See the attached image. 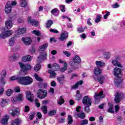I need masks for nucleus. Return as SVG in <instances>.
<instances>
[{
    "label": "nucleus",
    "mask_w": 125,
    "mask_h": 125,
    "mask_svg": "<svg viewBox=\"0 0 125 125\" xmlns=\"http://www.w3.org/2000/svg\"><path fill=\"white\" fill-rule=\"evenodd\" d=\"M48 47V44L46 43L43 44L42 46L39 47V50L41 53L42 54H41L37 58L39 62L44 61V60L46 59V53L44 52V50L46 49Z\"/></svg>",
    "instance_id": "obj_1"
},
{
    "label": "nucleus",
    "mask_w": 125,
    "mask_h": 125,
    "mask_svg": "<svg viewBox=\"0 0 125 125\" xmlns=\"http://www.w3.org/2000/svg\"><path fill=\"white\" fill-rule=\"evenodd\" d=\"M37 96L39 99H43L47 96V91L40 89L38 90Z\"/></svg>",
    "instance_id": "obj_2"
},
{
    "label": "nucleus",
    "mask_w": 125,
    "mask_h": 125,
    "mask_svg": "<svg viewBox=\"0 0 125 125\" xmlns=\"http://www.w3.org/2000/svg\"><path fill=\"white\" fill-rule=\"evenodd\" d=\"M19 64L21 72H27V71H29V70H31V69H32V66L29 63L24 64V63L20 62L19 63Z\"/></svg>",
    "instance_id": "obj_3"
},
{
    "label": "nucleus",
    "mask_w": 125,
    "mask_h": 125,
    "mask_svg": "<svg viewBox=\"0 0 125 125\" xmlns=\"http://www.w3.org/2000/svg\"><path fill=\"white\" fill-rule=\"evenodd\" d=\"M13 34V31L12 30H7L4 31L0 34V39H6L8 37H10L11 35Z\"/></svg>",
    "instance_id": "obj_4"
},
{
    "label": "nucleus",
    "mask_w": 125,
    "mask_h": 125,
    "mask_svg": "<svg viewBox=\"0 0 125 125\" xmlns=\"http://www.w3.org/2000/svg\"><path fill=\"white\" fill-rule=\"evenodd\" d=\"M8 113L11 115L12 117L15 116H18L19 115V108L17 107H12L9 110Z\"/></svg>",
    "instance_id": "obj_5"
},
{
    "label": "nucleus",
    "mask_w": 125,
    "mask_h": 125,
    "mask_svg": "<svg viewBox=\"0 0 125 125\" xmlns=\"http://www.w3.org/2000/svg\"><path fill=\"white\" fill-rule=\"evenodd\" d=\"M92 102L91 99L87 96H84L82 100V103L84 106H91Z\"/></svg>",
    "instance_id": "obj_6"
},
{
    "label": "nucleus",
    "mask_w": 125,
    "mask_h": 125,
    "mask_svg": "<svg viewBox=\"0 0 125 125\" xmlns=\"http://www.w3.org/2000/svg\"><path fill=\"white\" fill-rule=\"evenodd\" d=\"M123 71H122L121 69H120L118 67H116L114 69V75L115 77L117 78H121L123 76Z\"/></svg>",
    "instance_id": "obj_7"
},
{
    "label": "nucleus",
    "mask_w": 125,
    "mask_h": 125,
    "mask_svg": "<svg viewBox=\"0 0 125 125\" xmlns=\"http://www.w3.org/2000/svg\"><path fill=\"white\" fill-rule=\"evenodd\" d=\"M11 4L10 3V1H8L5 5V12L8 14L11 13Z\"/></svg>",
    "instance_id": "obj_8"
},
{
    "label": "nucleus",
    "mask_w": 125,
    "mask_h": 125,
    "mask_svg": "<svg viewBox=\"0 0 125 125\" xmlns=\"http://www.w3.org/2000/svg\"><path fill=\"white\" fill-rule=\"evenodd\" d=\"M123 97V95L121 93H116L115 97V102L118 104L121 102L122 98Z\"/></svg>",
    "instance_id": "obj_9"
},
{
    "label": "nucleus",
    "mask_w": 125,
    "mask_h": 125,
    "mask_svg": "<svg viewBox=\"0 0 125 125\" xmlns=\"http://www.w3.org/2000/svg\"><path fill=\"white\" fill-rule=\"evenodd\" d=\"M5 25L6 28L10 30V29H11L13 27V21L11 20H8L5 21Z\"/></svg>",
    "instance_id": "obj_10"
},
{
    "label": "nucleus",
    "mask_w": 125,
    "mask_h": 125,
    "mask_svg": "<svg viewBox=\"0 0 125 125\" xmlns=\"http://www.w3.org/2000/svg\"><path fill=\"white\" fill-rule=\"evenodd\" d=\"M21 41L23 42V43L25 44V45H30V44H31V42H32L31 38L28 37L25 38H22Z\"/></svg>",
    "instance_id": "obj_11"
},
{
    "label": "nucleus",
    "mask_w": 125,
    "mask_h": 125,
    "mask_svg": "<svg viewBox=\"0 0 125 125\" xmlns=\"http://www.w3.org/2000/svg\"><path fill=\"white\" fill-rule=\"evenodd\" d=\"M26 31H27L26 28H21L20 27H19L15 32V33L17 34V35H22V34H25Z\"/></svg>",
    "instance_id": "obj_12"
},
{
    "label": "nucleus",
    "mask_w": 125,
    "mask_h": 125,
    "mask_svg": "<svg viewBox=\"0 0 125 125\" xmlns=\"http://www.w3.org/2000/svg\"><path fill=\"white\" fill-rule=\"evenodd\" d=\"M26 98L27 100L30 101L31 102H33L34 101V95L32 94V93L30 91H28L26 93Z\"/></svg>",
    "instance_id": "obj_13"
},
{
    "label": "nucleus",
    "mask_w": 125,
    "mask_h": 125,
    "mask_svg": "<svg viewBox=\"0 0 125 125\" xmlns=\"http://www.w3.org/2000/svg\"><path fill=\"white\" fill-rule=\"evenodd\" d=\"M31 83H33V79L29 76L25 77L24 85H29Z\"/></svg>",
    "instance_id": "obj_14"
},
{
    "label": "nucleus",
    "mask_w": 125,
    "mask_h": 125,
    "mask_svg": "<svg viewBox=\"0 0 125 125\" xmlns=\"http://www.w3.org/2000/svg\"><path fill=\"white\" fill-rule=\"evenodd\" d=\"M28 22L32 25V26H39V21L35 20H32V18L29 17L28 19Z\"/></svg>",
    "instance_id": "obj_15"
},
{
    "label": "nucleus",
    "mask_w": 125,
    "mask_h": 125,
    "mask_svg": "<svg viewBox=\"0 0 125 125\" xmlns=\"http://www.w3.org/2000/svg\"><path fill=\"white\" fill-rule=\"evenodd\" d=\"M67 38H68V32L66 31H63L62 32L61 35L60 41H62V42H63V41H65V40H66Z\"/></svg>",
    "instance_id": "obj_16"
},
{
    "label": "nucleus",
    "mask_w": 125,
    "mask_h": 125,
    "mask_svg": "<svg viewBox=\"0 0 125 125\" xmlns=\"http://www.w3.org/2000/svg\"><path fill=\"white\" fill-rule=\"evenodd\" d=\"M97 80L100 84H103V83H105V81H106V78H105V76L103 75H101L97 78Z\"/></svg>",
    "instance_id": "obj_17"
},
{
    "label": "nucleus",
    "mask_w": 125,
    "mask_h": 125,
    "mask_svg": "<svg viewBox=\"0 0 125 125\" xmlns=\"http://www.w3.org/2000/svg\"><path fill=\"white\" fill-rule=\"evenodd\" d=\"M9 117L7 115H5L2 119H0V122L2 124V125H6L7 122H8V119Z\"/></svg>",
    "instance_id": "obj_18"
},
{
    "label": "nucleus",
    "mask_w": 125,
    "mask_h": 125,
    "mask_svg": "<svg viewBox=\"0 0 125 125\" xmlns=\"http://www.w3.org/2000/svg\"><path fill=\"white\" fill-rule=\"evenodd\" d=\"M25 77H19L18 78V83L22 85H25Z\"/></svg>",
    "instance_id": "obj_19"
},
{
    "label": "nucleus",
    "mask_w": 125,
    "mask_h": 125,
    "mask_svg": "<svg viewBox=\"0 0 125 125\" xmlns=\"http://www.w3.org/2000/svg\"><path fill=\"white\" fill-rule=\"evenodd\" d=\"M95 99L98 100L100 98H103L104 97V94H103V91H101L99 93H95Z\"/></svg>",
    "instance_id": "obj_20"
},
{
    "label": "nucleus",
    "mask_w": 125,
    "mask_h": 125,
    "mask_svg": "<svg viewBox=\"0 0 125 125\" xmlns=\"http://www.w3.org/2000/svg\"><path fill=\"white\" fill-rule=\"evenodd\" d=\"M100 74H102V70L99 67H95L94 69V74L95 76H99Z\"/></svg>",
    "instance_id": "obj_21"
},
{
    "label": "nucleus",
    "mask_w": 125,
    "mask_h": 125,
    "mask_svg": "<svg viewBox=\"0 0 125 125\" xmlns=\"http://www.w3.org/2000/svg\"><path fill=\"white\" fill-rule=\"evenodd\" d=\"M22 123V120L21 119L18 118L13 120L12 122V125H19L20 124Z\"/></svg>",
    "instance_id": "obj_22"
},
{
    "label": "nucleus",
    "mask_w": 125,
    "mask_h": 125,
    "mask_svg": "<svg viewBox=\"0 0 125 125\" xmlns=\"http://www.w3.org/2000/svg\"><path fill=\"white\" fill-rule=\"evenodd\" d=\"M83 83V80L80 81L79 82H77L74 85L72 86L71 88L72 89L78 88L79 85H82Z\"/></svg>",
    "instance_id": "obj_23"
},
{
    "label": "nucleus",
    "mask_w": 125,
    "mask_h": 125,
    "mask_svg": "<svg viewBox=\"0 0 125 125\" xmlns=\"http://www.w3.org/2000/svg\"><path fill=\"white\" fill-rule=\"evenodd\" d=\"M32 60V57L30 55L25 56L22 57V61L26 62V61H31Z\"/></svg>",
    "instance_id": "obj_24"
},
{
    "label": "nucleus",
    "mask_w": 125,
    "mask_h": 125,
    "mask_svg": "<svg viewBox=\"0 0 125 125\" xmlns=\"http://www.w3.org/2000/svg\"><path fill=\"white\" fill-rule=\"evenodd\" d=\"M108 107L109 108L107 110V112L108 113H111V114H113V113H114L115 111H114V108H113V104L111 103H108Z\"/></svg>",
    "instance_id": "obj_25"
},
{
    "label": "nucleus",
    "mask_w": 125,
    "mask_h": 125,
    "mask_svg": "<svg viewBox=\"0 0 125 125\" xmlns=\"http://www.w3.org/2000/svg\"><path fill=\"white\" fill-rule=\"evenodd\" d=\"M95 64L97 67H99V68H101L103 66L105 65V63L104 62L99 61H96Z\"/></svg>",
    "instance_id": "obj_26"
},
{
    "label": "nucleus",
    "mask_w": 125,
    "mask_h": 125,
    "mask_svg": "<svg viewBox=\"0 0 125 125\" xmlns=\"http://www.w3.org/2000/svg\"><path fill=\"white\" fill-rule=\"evenodd\" d=\"M112 63L113 65H114V66H117L119 68H122V64H121V63H120V62H118L117 60H114L112 61Z\"/></svg>",
    "instance_id": "obj_27"
},
{
    "label": "nucleus",
    "mask_w": 125,
    "mask_h": 125,
    "mask_svg": "<svg viewBox=\"0 0 125 125\" xmlns=\"http://www.w3.org/2000/svg\"><path fill=\"white\" fill-rule=\"evenodd\" d=\"M51 12L54 16H58L59 15V11L57 8L53 9Z\"/></svg>",
    "instance_id": "obj_28"
},
{
    "label": "nucleus",
    "mask_w": 125,
    "mask_h": 125,
    "mask_svg": "<svg viewBox=\"0 0 125 125\" xmlns=\"http://www.w3.org/2000/svg\"><path fill=\"white\" fill-rule=\"evenodd\" d=\"M73 61L74 63H77L78 64H80V63L82 62V60L79 56H75L74 59H73Z\"/></svg>",
    "instance_id": "obj_29"
},
{
    "label": "nucleus",
    "mask_w": 125,
    "mask_h": 125,
    "mask_svg": "<svg viewBox=\"0 0 125 125\" xmlns=\"http://www.w3.org/2000/svg\"><path fill=\"white\" fill-rule=\"evenodd\" d=\"M8 102V100L5 99H2V101L0 103V106L3 108L5 106H6V105H7V103Z\"/></svg>",
    "instance_id": "obj_30"
},
{
    "label": "nucleus",
    "mask_w": 125,
    "mask_h": 125,
    "mask_svg": "<svg viewBox=\"0 0 125 125\" xmlns=\"http://www.w3.org/2000/svg\"><path fill=\"white\" fill-rule=\"evenodd\" d=\"M16 37H13L10 38L9 40V44L10 46H13L14 45V43L15 42Z\"/></svg>",
    "instance_id": "obj_31"
},
{
    "label": "nucleus",
    "mask_w": 125,
    "mask_h": 125,
    "mask_svg": "<svg viewBox=\"0 0 125 125\" xmlns=\"http://www.w3.org/2000/svg\"><path fill=\"white\" fill-rule=\"evenodd\" d=\"M59 105H62L65 103V101L64 100V98L62 96H60L59 98L58 102Z\"/></svg>",
    "instance_id": "obj_32"
},
{
    "label": "nucleus",
    "mask_w": 125,
    "mask_h": 125,
    "mask_svg": "<svg viewBox=\"0 0 125 125\" xmlns=\"http://www.w3.org/2000/svg\"><path fill=\"white\" fill-rule=\"evenodd\" d=\"M122 83H123V80L121 78H118L115 80V83L117 86H119L120 84H122Z\"/></svg>",
    "instance_id": "obj_33"
},
{
    "label": "nucleus",
    "mask_w": 125,
    "mask_h": 125,
    "mask_svg": "<svg viewBox=\"0 0 125 125\" xmlns=\"http://www.w3.org/2000/svg\"><path fill=\"white\" fill-rule=\"evenodd\" d=\"M64 78H65V77L64 76V75H62V76L61 77H58L57 80L59 82V83L61 84H62L64 83Z\"/></svg>",
    "instance_id": "obj_34"
},
{
    "label": "nucleus",
    "mask_w": 125,
    "mask_h": 125,
    "mask_svg": "<svg viewBox=\"0 0 125 125\" xmlns=\"http://www.w3.org/2000/svg\"><path fill=\"white\" fill-rule=\"evenodd\" d=\"M77 100H81L82 99V94L80 93V91L77 90L76 92V97Z\"/></svg>",
    "instance_id": "obj_35"
},
{
    "label": "nucleus",
    "mask_w": 125,
    "mask_h": 125,
    "mask_svg": "<svg viewBox=\"0 0 125 125\" xmlns=\"http://www.w3.org/2000/svg\"><path fill=\"white\" fill-rule=\"evenodd\" d=\"M49 74H50V78H55L56 74H55V72L49 69Z\"/></svg>",
    "instance_id": "obj_36"
},
{
    "label": "nucleus",
    "mask_w": 125,
    "mask_h": 125,
    "mask_svg": "<svg viewBox=\"0 0 125 125\" xmlns=\"http://www.w3.org/2000/svg\"><path fill=\"white\" fill-rule=\"evenodd\" d=\"M52 68L55 71H58V70L60 69V66H59V65H58L57 63H54L52 66Z\"/></svg>",
    "instance_id": "obj_37"
},
{
    "label": "nucleus",
    "mask_w": 125,
    "mask_h": 125,
    "mask_svg": "<svg viewBox=\"0 0 125 125\" xmlns=\"http://www.w3.org/2000/svg\"><path fill=\"white\" fill-rule=\"evenodd\" d=\"M68 67V63L66 62H64V67L61 69V72H65L67 70Z\"/></svg>",
    "instance_id": "obj_38"
},
{
    "label": "nucleus",
    "mask_w": 125,
    "mask_h": 125,
    "mask_svg": "<svg viewBox=\"0 0 125 125\" xmlns=\"http://www.w3.org/2000/svg\"><path fill=\"white\" fill-rule=\"evenodd\" d=\"M41 68H42V65H41V64L38 63L35 66L34 70L36 72H38V71H40V70H41Z\"/></svg>",
    "instance_id": "obj_39"
},
{
    "label": "nucleus",
    "mask_w": 125,
    "mask_h": 125,
    "mask_svg": "<svg viewBox=\"0 0 125 125\" xmlns=\"http://www.w3.org/2000/svg\"><path fill=\"white\" fill-rule=\"evenodd\" d=\"M16 97L17 100H18V101H22V100L23 99V94H19Z\"/></svg>",
    "instance_id": "obj_40"
},
{
    "label": "nucleus",
    "mask_w": 125,
    "mask_h": 125,
    "mask_svg": "<svg viewBox=\"0 0 125 125\" xmlns=\"http://www.w3.org/2000/svg\"><path fill=\"white\" fill-rule=\"evenodd\" d=\"M78 117L81 119H83L85 118V114L84 112L82 111L80 113L78 114Z\"/></svg>",
    "instance_id": "obj_41"
},
{
    "label": "nucleus",
    "mask_w": 125,
    "mask_h": 125,
    "mask_svg": "<svg viewBox=\"0 0 125 125\" xmlns=\"http://www.w3.org/2000/svg\"><path fill=\"white\" fill-rule=\"evenodd\" d=\"M101 18H102V17L100 15H97L96 20H95V22L96 23H99V22H100V21H101Z\"/></svg>",
    "instance_id": "obj_42"
},
{
    "label": "nucleus",
    "mask_w": 125,
    "mask_h": 125,
    "mask_svg": "<svg viewBox=\"0 0 125 125\" xmlns=\"http://www.w3.org/2000/svg\"><path fill=\"white\" fill-rule=\"evenodd\" d=\"M0 77L1 78H5L6 77V70H3L0 73Z\"/></svg>",
    "instance_id": "obj_43"
},
{
    "label": "nucleus",
    "mask_w": 125,
    "mask_h": 125,
    "mask_svg": "<svg viewBox=\"0 0 125 125\" xmlns=\"http://www.w3.org/2000/svg\"><path fill=\"white\" fill-rule=\"evenodd\" d=\"M52 24H53V22H52V21H51V20H49V21H48L47 22L46 24V28L50 27Z\"/></svg>",
    "instance_id": "obj_44"
},
{
    "label": "nucleus",
    "mask_w": 125,
    "mask_h": 125,
    "mask_svg": "<svg viewBox=\"0 0 125 125\" xmlns=\"http://www.w3.org/2000/svg\"><path fill=\"white\" fill-rule=\"evenodd\" d=\"M27 5V2L25 1V0H23L21 1V2L20 3V6L21 7H26Z\"/></svg>",
    "instance_id": "obj_45"
},
{
    "label": "nucleus",
    "mask_w": 125,
    "mask_h": 125,
    "mask_svg": "<svg viewBox=\"0 0 125 125\" xmlns=\"http://www.w3.org/2000/svg\"><path fill=\"white\" fill-rule=\"evenodd\" d=\"M88 124V120L87 119L83 120L80 124V125H85Z\"/></svg>",
    "instance_id": "obj_46"
},
{
    "label": "nucleus",
    "mask_w": 125,
    "mask_h": 125,
    "mask_svg": "<svg viewBox=\"0 0 125 125\" xmlns=\"http://www.w3.org/2000/svg\"><path fill=\"white\" fill-rule=\"evenodd\" d=\"M34 77L37 81H39V82H42V79L41 77H40L37 73L34 74Z\"/></svg>",
    "instance_id": "obj_47"
},
{
    "label": "nucleus",
    "mask_w": 125,
    "mask_h": 125,
    "mask_svg": "<svg viewBox=\"0 0 125 125\" xmlns=\"http://www.w3.org/2000/svg\"><path fill=\"white\" fill-rule=\"evenodd\" d=\"M13 92V91L12 90L8 89L6 92V95L7 96H10V95H11V94H12Z\"/></svg>",
    "instance_id": "obj_48"
},
{
    "label": "nucleus",
    "mask_w": 125,
    "mask_h": 125,
    "mask_svg": "<svg viewBox=\"0 0 125 125\" xmlns=\"http://www.w3.org/2000/svg\"><path fill=\"white\" fill-rule=\"evenodd\" d=\"M84 106L85 107L84 109L85 112H86V113H89V112H90V109L89 108V107H90V106H88V105H84Z\"/></svg>",
    "instance_id": "obj_49"
},
{
    "label": "nucleus",
    "mask_w": 125,
    "mask_h": 125,
    "mask_svg": "<svg viewBox=\"0 0 125 125\" xmlns=\"http://www.w3.org/2000/svg\"><path fill=\"white\" fill-rule=\"evenodd\" d=\"M32 32L33 34H35L36 36H41V32H40V31L39 30H34L33 31H32Z\"/></svg>",
    "instance_id": "obj_50"
},
{
    "label": "nucleus",
    "mask_w": 125,
    "mask_h": 125,
    "mask_svg": "<svg viewBox=\"0 0 125 125\" xmlns=\"http://www.w3.org/2000/svg\"><path fill=\"white\" fill-rule=\"evenodd\" d=\"M42 110L44 114H46V113H47V107L46 106H42Z\"/></svg>",
    "instance_id": "obj_51"
},
{
    "label": "nucleus",
    "mask_w": 125,
    "mask_h": 125,
    "mask_svg": "<svg viewBox=\"0 0 125 125\" xmlns=\"http://www.w3.org/2000/svg\"><path fill=\"white\" fill-rule=\"evenodd\" d=\"M73 123V118L71 115H68V124L71 125Z\"/></svg>",
    "instance_id": "obj_52"
},
{
    "label": "nucleus",
    "mask_w": 125,
    "mask_h": 125,
    "mask_svg": "<svg viewBox=\"0 0 125 125\" xmlns=\"http://www.w3.org/2000/svg\"><path fill=\"white\" fill-rule=\"evenodd\" d=\"M111 7L113 8H118V7H120V5H119V4H118V2H116L114 4H112L111 5Z\"/></svg>",
    "instance_id": "obj_53"
},
{
    "label": "nucleus",
    "mask_w": 125,
    "mask_h": 125,
    "mask_svg": "<svg viewBox=\"0 0 125 125\" xmlns=\"http://www.w3.org/2000/svg\"><path fill=\"white\" fill-rule=\"evenodd\" d=\"M18 78L19 77H17L16 76H14L10 78V81H15V80H17V82H18Z\"/></svg>",
    "instance_id": "obj_54"
},
{
    "label": "nucleus",
    "mask_w": 125,
    "mask_h": 125,
    "mask_svg": "<svg viewBox=\"0 0 125 125\" xmlns=\"http://www.w3.org/2000/svg\"><path fill=\"white\" fill-rule=\"evenodd\" d=\"M77 31L79 32V33H83V32L84 31V30H83V28L82 26L79 27L77 29Z\"/></svg>",
    "instance_id": "obj_55"
},
{
    "label": "nucleus",
    "mask_w": 125,
    "mask_h": 125,
    "mask_svg": "<svg viewBox=\"0 0 125 125\" xmlns=\"http://www.w3.org/2000/svg\"><path fill=\"white\" fill-rule=\"evenodd\" d=\"M55 114H56V110H51L49 112V115H50V116H53Z\"/></svg>",
    "instance_id": "obj_56"
},
{
    "label": "nucleus",
    "mask_w": 125,
    "mask_h": 125,
    "mask_svg": "<svg viewBox=\"0 0 125 125\" xmlns=\"http://www.w3.org/2000/svg\"><path fill=\"white\" fill-rule=\"evenodd\" d=\"M104 57L105 58H106V59H108V58H110V52H107L104 53Z\"/></svg>",
    "instance_id": "obj_57"
},
{
    "label": "nucleus",
    "mask_w": 125,
    "mask_h": 125,
    "mask_svg": "<svg viewBox=\"0 0 125 125\" xmlns=\"http://www.w3.org/2000/svg\"><path fill=\"white\" fill-rule=\"evenodd\" d=\"M0 82V83H1V84H3V85H4V84H5V81L4 80V78L1 77Z\"/></svg>",
    "instance_id": "obj_58"
},
{
    "label": "nucleus",
    "mask_w": 125,
    "mask_h": 125,
    "mask_svg": "<svg viewBox=\"0 0 125 125\" xmlns=\"http://www.w3.org/2000/svg\"><path fill=\"white\" fill-rule=\"evenodd\" d=\"M50 32L51 33H55V34H58L59 32L56 29H50Z\"/></svg>",
    "instance_id": "obj_59"
},
{
    "label": "nucleus",
    "mask_w": 125,
    "mask_h": 125,
    "mask_svg": "<svg viewBox=\"0 0 125 125\" xmlns=\"http://www.w3.org/2000/svg\"><path fill=\"white\" fill-rule=\"evenodd\" d=\"M30 111V107L28 105L25 106L24 112L25 113H28Z\"/></svg>",
    "instance_id": "obj_60"
},
{
    "label": "nucleus",
    "mask_w": 125,
    "mask_h": 125,
    "mask_svg": "<svg viewBox=\"0 0 125 125\" xmlns=\"http://www.w3.org/2000/svg\"><path fill=\"white\" fill-rule=\"evenodd\" d=\"M60 7L61 11H62V12H65V5H60Z\"/></svg>",
    "instance_id": "obj_61"
},
{
    "label": "nucleus",
    "mask_w": 125,
    "mask_h": 125,
    "mask_svg": "<svg viewBox=\"0 0 125 125\" xmlns=\"http://www.w3.org/2000/svg\"><path fill=\"white\" fill-rule=\"evenodd\" d=\"M109 15H110V12L106 11V14H105L104 16V19H107L108 18V16H109Z\"/></svg>",
    "instance_id": "obj_62"
},
{
    "label": "nucleus",
    "mask_w": 125,
    "mask_h": 125,
    "mask_svg": "<svg viewBox=\"0 0 125 125\" xmlns=\"http://www.w3.org/2000/svg\"><path fill=\"white\" fill-rule=\"evenodd\" d=\"M14 90L15 92H20L21 90L20 89V87H16L14 88Z\"/></svg>",
    "instance_id": "obj_63"
},
{
    "label": "nucleus",
    "mask_w": 125,
    "mask_h": 125,
    "mask_svg": "<svg viewBox=\"0 0 125 125\" xmlns=\"http://www.w3.org/2000/svg\"><path fill=\"white\" fill-rule=\"evenodd\" d=\"M13 56L14 57L15 60H16V59H17V58H19V54L18 53L14 54L13 55Z\"/></svg>",
    "instance_id": "obj_64"
}]
</instances>
